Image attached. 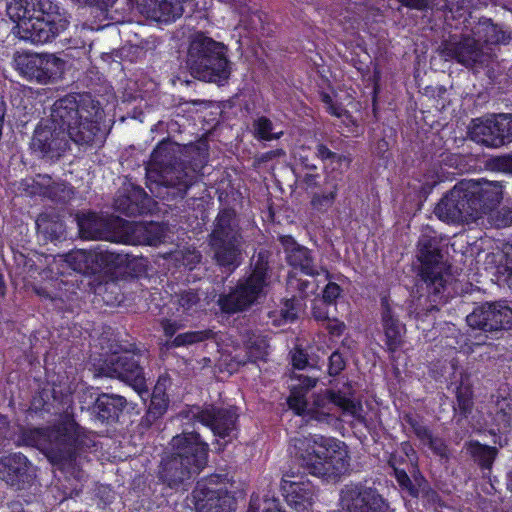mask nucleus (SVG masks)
Returning a JSON list of instances; mask_svg holds the SVG:
<instances>
[{
    "label": "nucleus",
    "mask_w": 512,
    "mask_h": 512,
    "mask_svg": "<svg viewBox=\"0 0 512 512\" xmlns=\"http://www.w3.org/2000/svg\"><path fill=\"white\" fill-rule=\"evenodd\" d=\"M7 13L16 22L15 34L33 44L50 42L69 25L66 12L52 0H11Z\"/></svg>",
    "instance_id": "nucleus-1"
},
{
    "label": "nucleus",
    "mask_w": 512,
    "mask_h": 512,
    "mask_svg": "<svg viewBox=\"0 0 512 512\" xmlns=\"http://www.w3.org/2000/svg\"><path fill=\"white\" fill-rule=\"evenodd\" d=\"M300 468L288 477L341 476L348 468V451L344 442L322 435H309L293 439Z\"/></svg>",
    "instance_id": "nucleus-2"
},
{
    "label": "nucleus",
    "mask_w": 512,
    "mask_h": 512,
    "mask_svg": "<svg viewBox=\"0 0 512 512\" xmlns=\"http://www.w3.org/2000/svg\"><path fill=\"white\" fill-rule=\"evenodd\" d=\"M52 116L64 127L68 141L80 146L100 145L104 133L100 128L102 111L98 102L90 98L80 101L73 95L57 100L52 106Z\"/></svg>",
    "instance_id": "nucleus-3"
},
{
    "label": "nucleus",
    "mask_w": 512,
    "mask_h": 512,
    "mask_svg": "<svg viewBox=\"0 0 512 512\" xmlns=\"http://www.w3.org/2000/svg\"><path fill=\"white\" fill-rule=\"evenodd\" d=\"M147 187L156 197L183 198L195 180V170L177 162L170 143H160L152 152L146 168Z\"/></svg>",
    "instance_id": "nucleus-4"
},
{
    "label": "nucleus",
    "mask_w": 512,
    "mask_h": 512,
    "mask_svg": "<svg viewBox=\"0 0 512 512\" xmlns=\"http://www.w3.org/2000/svg\"><path fill=\"white\" fill-rule=\"evenodd\" d=\"M81 435L74 420H67L50 430L26 428L20 431L18 445L36 447L44 452L52 464L65 465L75 456Z\"/></svg>",
    "instance_id": "nucleus-5"
},
{
    "label": "nucleus",
    "mask_w": 512,
    "mask_h": 512,
    "mask_svg": "<svg viewBox=\"0 0 512 512\" xmlns=\"http://www.w3.org/2000/svg\"><path fill=\"white\" fill-rule=\"evenodd\" d=\"M187 66L194 78L205 82L222 83L230 76L225 46L200 32L191 37Z\"/></svg>",
    "instance_id": "nucleus-6"
},
{
    "label": "nucleus",
    "mask_w": 512,
    "mask_h": 512,
    "mask_svg": "<svg viewBox=\"0 0 512 512\" xmlns=\"http://www.w3.org/2000/svg\"><path fill=\"white\" fill-rule=\"evenodd\" d=\"M306 391L303 388H291L287 403L297 415L306 416L309 420L321 423H330L333 419L332 410L335 406L341 408L345 414L352 416L359 423L365 422L361 403L352 401L345 396L332 391H325L314 396L313 402L308 405Z\"/></svg>",
    "instance_id": "nucleus-7"
},
{
    "label": "nucleus",
    "mask_w": 512,
    "mask_h": 512,
    "mask_svg": "<svg viewBox=\"0 0 512 512\" xmlns=\"http://www.w3.org/2000/svg\"><path fill=\"white\" fill-rule=\"evenodd\" d=\"M174 456L163 463L166 473L162 477L170 480H185L196 476L207 464L208 444L198 433H182L174 436L170 443Z\"/></svg>",
    "instance_id": "nucleus-8"
},
{
    "label": "nucleus",
    "mask_w": 512,
    "mask_h": 512,
    "mask_svg": "<svg viewBox=\"0 0 512 512\" xmlns=\"http://www.w3.org/2000/svg\"><path fill=\"white\" fill-rule=\"evenodd\" d=\"M438 241L435 237L422 235L418 241L417 257L421 262L420 276L432 303L445 302L452 282L449 267L442 261Z\"/></svg>",
    "instance_id": "nucleus-9"
},
{
    "label": "nucleus",
    "mask_w": 512,
    "mask_h": 512,
    "mask_svg": "<svg viewBox=\"0 0 512 512\" xmlns=\"http://www.w3.org/2000/svg\"><path fill=\"white\" fill-rule=\"evenodd\" d=\"M214 258L221 266H237L241 256L242 236L235 212L224 209L217 215L210 234Z\"/></svg>",
    "instance_id": "nucleus-10"
},
{
    "label": "nucleus",
    "mask_w": 512,
    "mask_h": 512,
    "mask_svg": "<svg viewBox=\"0 0 512 512\" xmlns=\"http://www.w3.org/2000/svg\"><path fill=\"white\" fill-rule=\"evenodd\" d=\"M265 264H257L252 274L238 285L229 294L222 295L218 304L226 313H236L250 307L262 295L266 286Z\"/></svg>",
    "instance_id": "nucleus-11"
},
{
    "label": "nucleus",
    "mask_w": 512,
    "mask_h": 512,
    "mask_svg": "<svg viewBox=\"0 0 512 512\" xmlns=\"http://www.w3.org/2000/svg\"><path fill=\"white\" fill-rule=\"evenodd\" d=\"M16 70L25 78L41 84L59 79L65 62L51 54L17 53L14 56Z\"/></svg>",
    "instance_id": "nucleus-12"
},
{
    "label": "nucleus",
    "mask_w": 512,
    "mask_h": 512,
    "mask_svg": "<svg viewBox=\"0 0 512 512\" xmlns=\"http://www.w3.org/2000/svg\"><path fill=\"white\" fill-rule=\"evenodd\" d=\"M467 324L485 332L512 328V302L484 303L467 315Z\"/></svg>",
    "instance_id": "nucleus-13"
},
{
    "label": "nucleus",
    "mask_w": 512,
    "mask_h": 512,
    "mask_svg": "<svg viewBox=\"0 0 512 512\" xmlns=\"http://www.w3.org/2000/svg\"><path fill=\"white\" fill-rule=\"evenodd\" d=\"M165 227L157 222H131L118 217L116 243L128 245H157L165 236Z\"/></svg>",
    "instance_id": "nucleus-14"
},
{
    "label": "nucleus",
    "mask_w": 512,
    "mask_h": 512,
    "mask_svg": "<svg viewBox=\"0 0 512 512\" xmlns=\"http://www.w3.org/2000/svg\"><path fill=\"white\" fill-rule=\"evenodd\" d=\"M68 147L69 141L65 129L54 121L52 114L49 120L35 129L31 148L43 157H60Z\"/></svg>",
    "instance_id": "nucleus-15"
},
{
    "label": "nucleus",
    "mask_w": 512,
    "mask_h": 512,
    "mask_svg": "<svg viewBox=\"0 0 512 512\" xmlns=\"http://www.w3.org/2000/svg\"><path fill=\"white\" fill-rule=\"evenodd\" d=\"M189 416L209 427L214 435L225 438L236 429L238 414L236 408H218L212 405L205 408L193 407Z\"/></svg>",
    "instance_id": "nucleus-16"
},
{
    "label": "nucleus",
    "mask_w": 512,
    "mask_h": 512,
    "mask_svg": "<svg viewBox=\"0 0 512 512\" xmlns=\"http://www.w3.org/2000/svg\"><path fill=\"white\" fill-rule=\"evenodd\" d=\"M102 373L107 377L118 378L138 390H141L145 384L140 356L137 354L125 352L112 356L102 368Z\"/></svg>",
    "instance_id": "nucleus-17"
},
{
    "label": "nucleus",
    "mask_w": 512,
    "mask_h": 512,
    "mask_svg": "<svg viewBox=\"0 0 512 512\" xmlns=\"http://www.w3.org/2000/svg\"><path fill=\"white\" fill-rule=\"evenodd\" d=\"M197 486L192 491L196 512H234L237 508V499L227 490H212Z\"/></svg>",
    "instance_id": "nucleus-18"
},
{
    "label": "nucleus",
    "mask_w": 512,
    "mask_h": 512,
    "mask_svg": "<svg viewBox=\"0 0 512 512\" xmlns=\"http://www.w3.org/2000/svg\"><path fill=\"white\" fill-rule=\"evenodd\" d=\"M117 219L116 216H101L91 212L78 215L79 233L84 239L115 242Z\"/></svg>",
    "instance_id": "nucleus-19"
},
{
    "label": "nucleus",
    "mask_w": 512,
    "mask_h": 512,
    "mask_svg": "<svg viewBox=\"0 0 512 512\" xmlns=\"http://www.w3.org/2000/svg\"><path fill=\"white\" fill-rule=\"evenodd\" d=\"M441 56L446 60L455 59L464 66H472L485 60V53L474 37H463L460 40H448L441 46Z\"/></svg>",
    "instance_id": "nucleus-20"
},
{
    "label": "nucleus",
    "mask_w": 512,
    "mask_h": 512,
    "mask_svg": "<svg viewBox=\"0 0 512 512\" xmlns=\"http://www.w3.org/2000/svg\"><path fill=\"white\" fill-rule=\"evenodd\" d=\"M280 242L290 265L299 268L309 276H317L324 273L328 277L329 273L326 269L314 264L311 252L306 247L297 244L291 236H281Z\"/></svg>",
    "instance_id": "nucleus-21"
},
{
    "label": "nucleus",
    "mask_w": 512,
    "mask_h": 512,
    "mask_svg": "<svg viewBox=\"0 0 512 512\" xmlns=\"http://www.w3.org/2000/svg\"><path fill=\"white\" fill-rule=\"evenodd\" d=\"M467 196H470V194L468 193L466 180H462L437 204L434 210L435 215L440 220L448 223H461L464 217L463 214H468L467 212H461V210L457 208V205L460 203L459 201H461L462 197Z\"/></svg>",
    "instance_id": "nucleus-22"
},
{
    "label": "nucleus",
    "mask_w": 512,
    "mask_h": 512,
    "mask_svg": "<svg viewBox=\"0 0 512 512\" xmlns=\"http://www.w3.org/2000/svg\"><path fill=\"white\" fill-rule=\"evenodd\" d=\"M381 321L386 337V345L389 350L395 351L402 343L406 331L405 325L400 322L396 307H393L387 299H382Z\"/></svg>",
    "instance_id": "nucleus-23"
},
{
    "label": "nucleus",
    "mask_w": 512,
    "mask_h": 512,
    "mask_svg": "<svg viewBox=\"0 0 512 512\" xmlns=\"http://www.w3.org/2000/svg\"><path fill=\"white\" fill-rule=\"evenodd\" d=\"M470 137L473 141L487 147L498 148L503 146L499 115L475 120L470 128Z\"/></svg>",
    "instance_id": "nucleus-24"
},
{
    "label": "nucleus",
    "mask_w": 512,
    "mask_h": 512,
    "mask_svg": "<svg viewBox=\"0 0 512 512\" xmlns=\"http://www.w3.org/2000/svg\"><path fill=\"white\" fill-rule=\"evenodd\" d=\"M312 482H281L287 504L297 512H306L313 504Z\"/></svg>",
    "instance_id": "nucleus-25"
},
{
    "label": "nucleus",
    "mask_w": 512,
    "mask_h": 512,
    "mask_svg": "<svg viewBox=\"0 0 512 512\" xmlns=\"http://www.w3.org/2000/svg\"><path fill=\"white\" fill-rule=\"evenodd\" d=\"M466 184L470 196L481 202L483 215L491 211L502 199V187L499 183L466 180Z\"/></svg>",
    "instance_id": "nucleus-26"
},
{
    "label": "nucleus",
    "mask_w": 512,
    "mask_h": 512,
    "mask_svg": "<svg viewBox=\"0 0 512 512\" xmlns=\"http://www.w3.org/2000/svg\"><path fill=\"white\" fill-rule=\"evenodd\" d=\"M35 476V469L22 454H12L0 459V480Z\"/></svg>",
    "instance_id": "nucleus-27"
},
{
    "label": "nucleus",
    "mask_w": 512,
    "mask_h": 512,
    "mask_svg": "<svg viewBox=\"0 0 512 512\" xmlns=\"http://www.w3.org/2000/svg\"><path fill=\"white\" fill-rule=\"evenodd\" d=\"M186 0H148L146 14L158 22L173 21L183 14V3Z\"/></svg>",
    "instance_id": "nucleus-28"
},
{
    "label": "nucleus",
    "mask_w": 512,
    "mask_h": 512,
    "mask_svg": "<svg viewBox=\"0 0 512 512\" xmlns=\"http://www.w3.org/2000/svg\"><path fill=\"white\" fill-rule=\"evenodd\" d=\"M127 400L117 394L102 393L96 399L94 411L101 421H115L126 408Z\"/></svg>",
    "instance_id": "nucleus-29"
},
{
    "label": "nucleus",
    "mask_w": 512,
    "mask_h": 512,
    "mask_svg": "<svg viewBox=\"0 0 512 512\" xmlns=\"http://www.w3.org/2000/svg\"><path fill=\"white\" fill-rule=\"evenodd\" d=\"M489 413L495 423L501 428H507L512 422V395L506 390H499L492 396Z\"/></svg>",
    "instance_id": "nucleus-30"
},
{
    "label": "nucleus",
    "mask_w": 512,
    "mask_h": 512,
    "mask_svg": "<svg viewBox=\"0 0 512 512\" xmlns=\"http://www.w3.org/2000/svg\"><path fill=\"white\" fill-rule=\"evenodd\" d=\"M147 198L146 193L139 187H132L131 190L120 192L115 201L114 208L128 216L141 214L146 209L144 200Z\"/></svg>",
    "instance_id": "nucleus-31"
},
{
    "label": "nucleus",
    "mask_w": 512,
    "mask_h": 512,
    "mask_svg": "<svg viewBox=\"0 0 512 512\" xmlns=\"http://www.w3.org/2000/svg\"><path fill=\"white\" fill-rule=\"evenodd\" d=\"M82 482H50L43 493V500L50 506H57L82 492Z\"/></svg>",
    "instance_id": "nucleus-32"
},
{
    "label": "nucleus",
    "mask_w": 512,
    "mask_h": 512,
    "mask_svg": "<svg viewBox=\"0 0 512 512\" xmlns=\"http://www.w3.org/2000/svg\"><path fill=\"white\" fill-rule=\"evenodd\" d=\"M348 512H391L389 504L376 491L359 493L347 506Z\"/></svg>",
    "instance_id": "nucleus-33"
},
{
    "label": "nucleus",
    "mask_w": 512,
    "mask_h": 512,
    "mask_svg": "<svg viewBox=\"0 0 512 512\" xmlns=\"http://www.w3.org/2000/svg\"><path fill=\"white\" fill-rule=\"evenodd\" d=\"M466 449L474 462L481 468L483 478H490L491 468L497 457L498 449L479 443L478 441H470L466 444Z\"/></svg>",
    "instance_id": "nucleus-34"
},
{
    "label": "nucleus",
    "mask_w": 512,
    "mask_h": 512,
    "mask_svg": "<svg viewBox=\"0 0 512 512\" xmlns=\"http://www.w3.org/2000/svg\"><path fill=\"white\" fill-rule=\"evenodd\" d=\"M473 35L477 42L483 41L486 44H506L510 39V36L490 19L480 20L473 29Z\"/></svg>",
    "instance_id": "nucleus-35"
},
{
    "label": "nucleus",
    "mask_w": 512,
    "mask_h": 512,
    "mask_svg": "<svg viewBox=\"0 0 512 512\" xmlns=\"http://www.w3.org/2000/svg\"><path fill=\"white\" fill-rule=\"evenodd\" d=\"M96 257L95 250L78 249L66 254L64 260L74 271L80 273H96Z\"/></svg>",
    "instance_id": "nucleus-36"
},
{
    "label": "nucleus",
    "mask_w": 512,
    "mask_h": 512,
    "mask_svg": "<svg viewBox=\"0 0 512 512\" xmlns=\"http://www.w3.org/2000/svg\"><path fill=\"white\" fill-rule=\"evenodd\" d=\"M338 182L333 176H326L324 191L315 192L311 199V205L317 210H326L331 207L336 199Z\"/></svg>",
    "instance_id": "nucleus-37"
},
{
    "label": "nucleus",
    "mask_w": 512,
    "mask_h": 512,
    "mask_svg": "<svg viewBox=\"0 0 512 512\" xmlns=\"http://www.w3.org/2000/svg\"><path fill=\"white\" fill-rule=\"evenodd\" d=\"M39 235L47 241L58 240L64 235L63 223L48 214H40L36 220Z\"/></svg>",
    "instance_id": "nucleus-38"
},
{
    "label": "nucleus",
    "mask_w": 512,
    "mask_h": 512,
    "mask_svg": "<svg viewBox=\"0 0 512 512\" xmlns=\"http://www.w3.org/2000/svg\"><path fill=\"white\" fill-rule=\"evenodd\" d=\"M245 337L246 339L244 344L248 359L252 362L264 360L268 354V343L266 339L263 336L253 332H247Z\"/></svg>",
    "instance_id": "nucleus-39"
},
{
    "label": "nucleus",
    "mask_w": 512,
    "mask_h": 512,
    "mask_svg": "<svg viewBox=\"0 0 512 512\" xmlns=\"http://www.w3.org/2000/svg\"><path fill=\"white\" fill-rule=\"evenodd\" d=\"M253 133L258 140L271 141L279 139L284 132L278 129V126L274 125L269 118L261 116L253 122Z\"/></svg>",
    "instance_id": "nucleus-40"
},
{
    "label": "nucleus",
    "mask_w": 512,
    "mask_h": 512,
    "mask_svg": "<svg viewBox=\"0 0 512 512\" xmlns=\"http://www.w3.org/2000/svg\"><path fill=\"white\" fill-rule=\"evenodd\" d=\"M17 491V501L20 504H31L38 501L40 495V482H6Z\"/></svg>",
    "instance_id": "nucleus-41"
},
{
    "label": "nucleus",
    "mask_w": 512,
    "mask_h": 512,
    "mask_svg": "<svg viewBox=\"0 0 512 512\" xmlns=\"http://www.w3.org/2000/svg\"><path fill=\"white\" fill-rule=\"evenodd\" d=\"M95 264L97 266V272L103 269H116L124 265L127 261L126 255L103 250L100 248L95 249Z\"/></svg>",
    "instance_id": "nucleus-42"
},
{
    "label": "nucleus",
    "mask_w": 512,
    "mask_h": 512,
    "mask_svg": "<svg viewBox=\"0 0 512 512\" xmlns=\"http://www.w3.org/2000/svg\"><path fill=\"white\" fill-rule=\"evenodd\" d=\"M472 384L470 382V375L466 372L461 373L460 383L456 388L457 403L463 412H468L472 407Z\"/></svg>",
    "instance_id": "nucleus-43"
},
{
    "label": "nucleus",
    "mask_w": 512,
    "mask_h": 512,
    "mask_svg": "<svg viewBox=\"0 0 512 512\" xmlns=\"http://www.w3.org/2000/svg\"><path fill=\"white\" fill-rule=\"evenodd\" d=\"M95 484L91 500L98 508L105 509L114 502L117 493L108 483L95 482Z\"/></svg>",
    "instance_id": "nucleus-44"
},
{
    "label": "nucleus",
    "mask_w": 512,
    "mask_h": 512,
    "mask_svg": "<svg viewBox=\"0 0 512 512\" xmlns=\"http://www.w3.org/2000/svg\"><path fill=\"white\" fill-rule=\"evenodd\" d=\"M457 208L461 210V212H467L469 215H465L461 223H470L478 220L483 215V206L481 202L474 198L473 196L462 197L461 201H459Z\"/></svg>",
    "instance_id": "nucleus-45"
},
{
    "label": "nucleus",
    "mask_w": 512,
    "mask_h": 512,
    "mask_svg": "<svg viewBox=\"0 0 512 512\" xmlns=\"http://www.w3.org/2000/svg\"><path fill=\"white\" fill-rule=\"evenodd\" d=\"M213 336H214V333L212 330L189 331V332L177 335L172 342V346L179 347V346L191 345L194 343L202 342L206 339H210Z\"/></svg>",
    "instance_id": "nucleus-46"
},
{
    "label": "nucleus",
    "mask_w": 512,
    "mask_h": 512,
    "mask_svg": "<svg viewBox=\"0 0 512 512\" xmlns=\"http://www.w3.org/2000/svg\"><path fill=\"white\" fill-rule=\"evenodd\" d=\"M49 183H50L49 175H37V177L34 179L24 180L22 185L24 187V190L29 195L43 196L44 193H47L45 189H47V186Z\"/></svg>",
    "instance_id": "nucleus-47"
},
{
    "label": "nucleus",
    "mask_w": 512,
    "mask_h": 512,
    "mask_svg": "<svg viewBox=\"0 0 512 512\" xmlns=\"http://www.w3.org/2000/svg\"><path fill=\"white\" fill-rule=\"evenodd\" d=\"M287 285L291 290L298 291L302 298L315 293L317 290L315 281L297 278L296 276H290Z\"/></svg>",
    "instance_id": "nucleus-48"
},
{
    "label": "nucleus",
    "mask_w": 512,
    "mask_h": 512,
    "mask_svg": "<svg viewBox=\"0 0 512 512\" xmlns=\"http://www.w3.org/2000/svg\"><path fill=\"white\" fill-rule=\"evenodd\" d=\"M45 190L47 193H44L43 196L54 201H65L70 196V189L64 183L53 182L51 178Z\"/></svg>",
    "instance_id": "nucleus-49"
},
{
    "label": "nucleus",
    "mask_w": 512,
    "mask_h": 512,
    "mask_svg": "<svg viewBox=\"0 0 512 512\" xmlns=\"http://www.w3.org/2000/svg\"><path fill=\"white\" fill-rule=\"evenodd\" d=\"M405 422L410 426L413 433L417 436V438L424 443L427 439H430L431 432L430 430L422 423V421L416 417H413L409 414L404 416Z\"/></svg>",
    "instance_id": "nucleus-50"
},
{
    "label": "nucleus",
    "mask_w": 512,
    "mask_h": 512,
    "mask_svg": "<svg viewBox=\"0 0 512 512\" xmlns=\"http://www.w3.org/2000/svg\"><path fill=\"white\" fill-rule=\"evenodd\" d=\"M167 407H168V398L167 397L152 396L149 410L147 413V417L153 418V419L158 418L166 411Z\"/></svg>",
    "instance_id": "nucleus-51"
},
{
    "label": "nucleus",
    "mask_w": 512,
    "mask_h": 512,
    "mask_svg": "<svg viewBox=\"0 0 512 512\" xmlns=\"http://www.w3.org/2000/svg\"><path fill=\"white\" fill-rule=\"evenodd\" d=\"M499 127L503 145L512 142V115L499 114Z\"/></svg>",
    "instance_id": "nucleus-52"
},
{
    "label": "nucleus",
    "mask_w": 512,
    "mask_h": 512,
    "mask_svg": "<svg viewBox=\"0 0 512 512\" xmlns=\"http://www.w3.org/2000/svg\"><path fill=\"white\" fill-rule=\"evenodd\" d=\"M321 101L325 105L326 110L333 116L342 117L346 110L341 106L333 102L332 97L327 93H321Z\"/></svg>",
    "instance_id": "nucleus-53"
},
{
    "label": "nucleus",
    "mask_w": 512,
    "mask_h": 512,
    "mask_svg": "<svg viewBox=\"0 0 512 512\" xmlns=\"http://www.w3.org/2000/svg\"><path fill=\"white\" fill-rule=\"evenodd\" d=\"M345 368V361L339 352H333L329 358V374L338 375Z\"/></svg>",
    "instance_id": "nucleus-54"
},
{
    "label": "nucleus",
    "mask_w": 512,
    "mask_h": 512,
    "mask_svg": "<svg viewBox=\"0 0 512 512\" xmlns=\"http://www.w3.org/2000/svg\"><path fill=\"white\" fill-rule=\"evenodd\" d=\"M503 484L512 493V482H476L475 489H481L487 494H496L498 487Z\"/></svg>",
    "instance_id": "nucleus-55"
},
{
    "label": "nucleus",
    "mask_w": 512,
    "mask_h": 512,
    "mask_svg": "<svg viewBox=\"0 0 512 512\" xmlns=\"http://www.w3.org/2000/svg\"><path fill=\"white\" fill-rule=\"evenodd\" d=\"M198 300L196 293L187 291L179 296L178 303L184 311H189L198 303Z\"/></svg>",
    "instance_id": "nucleus-56"
},
{
    "label": "nucleus",
    "mask_w": 512,
    "mask_h": 512,
    "mask_svg": "<svg viewBox=\"0 0 512 512\" xmlns=\"http://www.w3.org/2000/svg\"><path fill=\"white\" fill-rule=\"evenodd\" d=\"M341 293V288L336 283L330 282L323 291V299L327 303H333Z\"/></svg>",
    "instance_id": "nucleus-57"
},
{
    "label": "nucleus",
    "mask_w": 512,
    "mask_h": 512,
    "mask_svg": "<svg viewBox=\"0 0 512 512\" xmlns=\"http://www.w3.org/2000/svg\"><path fill=\"white\" fill-rule=\"evenodd\" d=\"M316 155L321 160L341 161L342 159H345L344 156L337 155L336 153L332 152L328 147H326L324 144H318L316 146Z\"/></svg>",
    "instance_id": "nucleus-58"
},
{
    "label": "nucleus",
    "mask_w": 512,
    "mask_h": 512,
    "mask_svg": "<svg viewBox=\"0 0 512 512\" xmlns=\"http://www.w3.org/2000/svg\"><path fill=\"white\" fill-rule=\"evenodd\" d=\"M424 445H428L430 449H432L439 456H446L447 448L444 442L439 438H434L432 434L430 435V439H427Z\"/></svg>",
    "instance_id": "nucleus-59"
},
{
    "label": "nucleus",
    "mask_w": 512,
    "mask_h": 512,
    "mask_svg": "<svg viewBox=\"0 0 512 512\" xmlns=\"http://www.w3.org/2000/svg\"><path fill=\"white\" fill-rule=\"evenodd\" d=\"M201 261V254L196 250L188 249L183 254V264L188 266L189 269H193V267Z\"/></svg>",
    "instance_id": "nucleus-60"
},
{
    "label": "nucleus",
    "mask_w": 512,
    "mask_h": 512,
    "mask_svg": "<svg viewBox=\"0 0 512 512\" xmlns=\"http://www.w3.org/2000/svg\"><path fill=\"white\" fill-rule=\"evenodd\" d=\"M308 360L306 354L301 350H295L292 353V364L297 369H304L307 366Z\"/></svg>",
    "instance_id": "nucleus-61"
},
{
    "label": "nucleus",
    "mask_w": 512,
    "mask_h": 512,
    "mask_svg": "<svg viewBox=\"0 0 512 512\" xmlns=\"http://www.w3.org/2000/svg\"><path fill=\"white\" fill-rule=\"evenodd\" d=\"M303 182L306 186V189L324 187V184H321L320 176L318 174L307 173L303 178Z\"/></svg>",
    "instance_id": "nucleus-62"
},
{
    "label": "nucleus",
    "mask_w": 512,
    "mask_h": 512,
    "mask_svg": "<svg viewBox=\"0 0 512 512\" xmlns=\"http://www.w3.org/2000/svg\"><path fill=\"white\" fill-rule=\"evenodd\" d=\"M281 316L284 322H292L296 319L297 314L290 300H287L285 308L281 309Z\"/></svg>",
    "instance_id": "nucleus-63"
},
{
    "label": "nucleus",
    "mask_w": 512,
    "mask_h": 512,
    "mask_svg": "<svg viewBox=\"0 0 512 512\" xmlns=\"http://www.w3.org/2000/svg\"><path fill=\"white\" fill-rule=\"evenodd\" d=\"M498 225L509 226L512 225V206L508 208H502L498 212Z\"/></svg>",
    "instance_id": "nucleus-64"
}]
</instances>
